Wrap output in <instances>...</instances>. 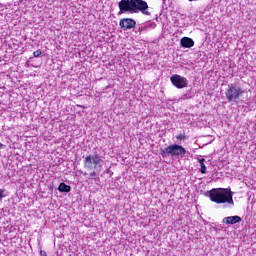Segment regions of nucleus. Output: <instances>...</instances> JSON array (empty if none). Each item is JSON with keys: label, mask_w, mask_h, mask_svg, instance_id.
Returning <instances> with one entry per match:
<instances>
[{"label": "nucleus", "mask_w": 256, "mask_h": 256, "mask_svg": "<svg viewBox=\"0 0 256 256\" xmlns=\"http://www.w3.org/2000/svg\"><path fill=\"white\" fill-rule=\"evenodd\" d=\"M118 15L123 13H142L143 15H151L149 12V5L145 0H121L118 3Z\"/></svg>", "instance_id": "obj_1"}, {"label": "nucleus", "mask_w": 256, "mask_h": 256, "mask_svg": "<svg viewBox=\"0 0 256 256\" xmlns=\"http://www.w3.org/2000/svg\"><path fill=\"white\" fill-rule=\"evenodd\" d=\"M210 201L217 203L218 205H225V207H233L235 202L233 201V192L229 189L218 188L212 189L209 192Z\"/></svg>", "instance_id": "obj_2"}, {"label": "nucleus", "mask_w": 256, "mask_h": 256, "mask_svg": "<svg viewBox=\"0 0 256 256\" xmlns=\"http://www.w3.org/2000/svg\"><path fill=\"white\" fill-rule=\"evenodd\" d=\"M103 167V157L97 153L89 154L84 158V169L92 171L89 174V179H95L101 168Z\"/></svg>", "instance_id": "obj_3"}, {"label": "nucleus", "mask_w": 256, "mask_h": 256, "mask_svg": "<svg viewBox=\"0 0 256 256\" xmlns=\"http://www.w3.org/2000/svg\"><path fill=\"white\" fill-rule=\"evenodd\" d=\"M245 91L237 85L231 84L225 92L226 99L228 103H233V101H239L243 97Z\"/></svg>", "instance_id": "obj_4"}, {"label": "nucleus", "mask_w": 256, "mask_h": 256, "mask_svg": "<svg viewBox=\"0 0 256 256\" xmlns=\"http://www.w3.org/2000/svg\"><path fill=\"white\" fill-rule=\"evenodd\" d=\"M162 153L164 155H171V157H175V159H182V157H185L187 150L179 144H173L164 148Z\"/></svg>", "instance_id": "obj_5"}, {"label": "nucleus", "mask_w": 256, "mask_h": 256, "mask_svg": "<svg viewBox=\"0 0 256 256\" xmlns=\"http://www.w3.org/2000/svg\"><path fill=\"white\" fill-rule=\"evenodd\" d=\"M170 81L172 83V85H174V87H176V89H185V87H187V85H189V81L187 80V78L178 75V74H174L170 77Z\"/></svg>", "instance_id": "obj_6"}, {"label": "nucleus", "mask_w": 256, "mask_h": 256, "mask_svg": "<svg viewBox=\"0 0 256 256\" xmlns=\"http://www.w3.org/2000/svg\"><path fill=\"white\" fill-rule=\"evenodd\" d=\"M136 25H137V22L131 18H124V19H121L119 22V26L121 27V29H123V31L133 29V27H135Z\"/></svg>", "instance_id": "obj_7"}, {"label": "nucleus", "mask_w": 256, "mask_h": 256, "mask_svg": "<svg viewBox=\"0 0 256 256\" xmlns=\"http://www.w3.org/2000/svg\"><path fill=\"white\" fill-rule=\"evenodd\" d=\"M180 45L184 49H191V47H195V41H193V39H191L189 37H183L180 40Z\"/></svg>", "instance_id": "obj_8"}, {"label": "nucleus", "mask_w": 256, "mask_h": 256, "mask_svg": "<svg viewBox=\"0 0 256 256\" xmlns=\"http://www.w3.org/2000/svg\"><path fill=\"white\" fill-rule=\"evenodd\" d=\"M241 221L240 216H228L223 219L225 225H235V223H241Z\"/></svg>", "instance_id": "obj_9"}, {"label": "nucleus", "mask_w": 256, "mask_h": 256, "mask_svg": "<svg viewBox=\"0 0 256 256\" xmlns=\"http://www.w3.org/2000/svg\"><path fill=\"white\" fill-rule=\"evenodd\" d=\"M58 191H60V193H69L71 191V186L62 182L58 186Z\"/></svg>", "instance_id": "obj_10"}, {"label": "nucleus", "mask_w": 256, "mask_h": 256, "mask_svg": "<svg viewBox=\"0 0 256 256\" xmlns=\"http://www.w3.org/2000/svg\"><path fill=\"white\" fill-rule=\"evenodd\" d=\"M198 163L200 164V173H207V166H205V158H199Z\"/></svg>", "instance_id": "obj_11"}, {"label": "nucleus", "mask_w": 256, "mask_h": 256, "mask_svg": "<svg viewBox=\"0 0 256 256\" xmlns=\"http://www.w3.org/2000/svg\"><path fill=\"white\" fill-rule=\"evenodd\" d=\"M42 53L43 52L41 51V49H38L33 52V55H34V57H41Z\"/></svg>", "instance_id": "obj_12"}, {"label": "nucleus", "mask_w": 256, "mask_h": 256, "mask_svg": "<svg viewBox=\"0 0 256 256\" xmlns=\"http://www.w3.org/2000/svg\"><path fill=\"white\" fill-rule=\"evenodd\" d=\"M176 139H178V141H183V140L186 139V136L183 135V134H180V135H177V136H176Z\"/></svg>", "instance_id": "obj_13"}, {"label": "nucleus", "mask_w": 256, "mask_h": 256, "mask_svg": "<svg viewBox=\"0 0 256 256\" xmlns=\"http://www.w3.org/2000/svg\"><path fill=\"white\" fill-rule=\"evenodd\" d=\"M5 190H3V189H0V201H1V199H3V197H5Z\"/></svg>", "instance_id": "obj_14"}, {"label": "nucleus", "mask_w": 256, "mask_h": 256, "mask_svg": "<svg viewBox=\"0 0 256 256\" xmlns=\"http://www.w3.org/2000/svg\"><path fill=\"white\" fill-rule=\"evenodd\" d=\"M40 256H47V252H45V250H41L40 251Z\"/></svg>", "instance_id": "obj_15"}, {"label": "nucleus", "mask_w": 256, "mask_h": 256, "mask_svg": "<svg viewBox=\"0 0 256 256\" xmlns=\"http://www.w3.org/2000/svg\"><path fill=\"white\" fill-rule=\"evenodd\" d=\"M83 175H84V176H87L88 174H87V172H84Z\"/></svg>", "instance_id": "obj_16"}]
</instances>
